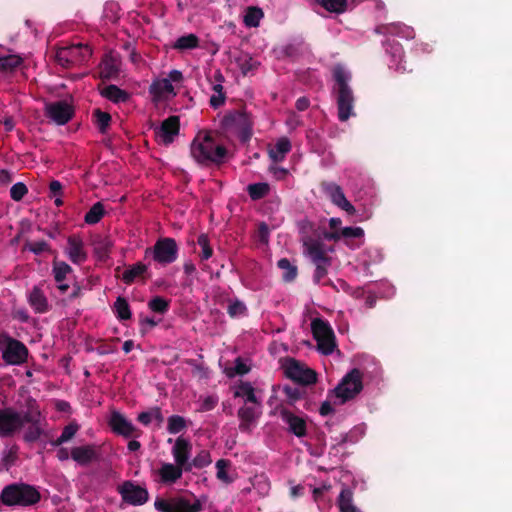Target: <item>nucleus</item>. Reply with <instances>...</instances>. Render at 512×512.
<instances>
[{
	"mask_svg": "<svg viewBox=\"0 0 512 512\" xmlns=\"http://www.w3.org/2000/svg\"><path fill=\"white\" fill-rule=\"evenodd\" d=\"M403 27L400 24H387V25H380L375 28V33L377 34H390V35H399Z\"/></svg>",
	"mask_w": 512,
	"mask_h": 512,
	"instance_id": "nucleus-56",
	"label": "nucleus"
},
{
	"mask_svg": "<svg viewBox=\"0 0 512 512\" xmlns=\"http://www.w3.org/2000/svg\"><path fill=\"white\" fill-rule=\"evenodd\" d=\"M44 434V431L41 427V421L39 420L38 422L34 423V424H31L23 438L26 442L28 443H34L36 442L38 439H40V437Z\"/></svg>",
	"mask_w": 512,
	"mask_h": 512,
	"instance_id": "nucleus-50",
	"label": "nucleus"
},
{
	"mask_svg": "<svg viewBox=\"0 0 512 512\" xmlns=\"http://www.w3.org/2000/svg\"><path fill=\"white\" fill-rule=\"evenodd\" d=\"M325 10L332 13H343L347 9V0H315Z\"/></svg>",
	"mask_w": 512,
	"mask_h": 512,
	"instance_id": "nucleus-43",
	"label": "nucleus"
},
{
	"mask_svg": "<svg viewBox=\"0 0 512 512\" xmlns=\"http://www.w3.org/2000/svg\"><path fill=\"white\" fill-rule=\"evenodd\" d=\"M108 424L115 434L124 438L139 437L141 433L130 420L116 410L111 412Z\"/></svg>",
	"mask_w": 512,
	"mask_h": 512,
	"instance_id": "nucleus-14",
	"label": "nucleus"
},
{
	"mask_svg": "<svg viewBox=\"0 0 512 512\" xmlns=\"http://www.w3.org/2000/svg\"><path fill=\"white\" fill-rule=\"evenodd\" d=\"M111 246V241L107 238H101L95 241L94 253L99 260H105L106 258H108Z\"/></svg>",
	"mask_w": 512,
	"mask_h": 512,
	"instance_id": "nucleus-46",
	"label": "nucleus"
},
{
	"mask_svg": "<svg viewBox=\"0 0 512 512\" xmlns=\"http://www.w3.org/2000/svg\"><path fill=\"white\" fill-rule=\"evenodd\" d=\"M362 389V373L359 369L354 368L342 378L332 392L343 404L353 399Z\"/></svg>",
	"mask_w": 512,
	"mask_h": 512,
	"instance_id": "nucleus-7",
	"label": "nucleus"
},
{
	"mask_svg": "<svg viewBox=\"0 0 512 512\" xmlns=\"http://www.w3.org/2000/svg\"><path fill=\"white\" fill-rule=\"evenodd\" d=\"M307 253L314 264H331V258L326 254L324 245L319 241L305 243Z\"/></svg>",
	"mask_w": 512,
	"mask_h": 512,
	"instance_id": "nucleus-24",
	"label": "nucleus"
},
{
	"mask_svg": "<svg viewBox=\"0 0 512 512\" xmlns=\"http://www.w3.org/2000/svg\"><path fill=\"white\" fill-rule=\"evenodd\" d=\"M28 301L36 313L43 314L49 311V303L43 291L35 286L29 293Z\"/></svg>",
	"mask_w": 512,
	"mask_h": 512,
	"instance_id": "nucleus-23",
	"label": "nucleus"
},
{
	"mask_svg": "<svg viewBox=\"0 0 512 512\" xmlns=\"http://www.w3.org/2000/svg\"><path fill=\"white\" fill-rule=\"evenodd\" d=\"M150 93L155 97H161L165 93H174V87L169 79L163 78L151 84Z\"/></svg>",
	"mask_w": 512,
	"mask_h": 512,
	"instance_id": "nucleus-39",
	"label": "nucleus"
},
{
	"mask_svg": "<svg viewBox=\"0 0 512 512\" xmlns=\"http://www.w3.org/2000/svg\"><path fill=\"white\" fill-rule=\"evenodd\" d=\"M24 67V59L20 54L11 53L9 49L6 54L2 47V79L22 71Z\"/></svg>",
	"mask_w": 512,
	"mask_h": 512,
	"instance_id": "nucleus-20",
	"label": "nucleus"
},
{
	"mask_svg": "<svg viewBox=\"0 0 512 512\" xmlns=\"http://www.w3.org/2000/svg\"><path fill=\"white\" fill-rule=\"evenodd\" d=\"M331 264H315V271H314V274H313V281L315 284H319L321 282V280L327 275L328 273V267L330 266Z\"/></svg>",
	"mask_w": 512,
	"mask_h": 512,
	"instance_id": "nucleus-61",
	"label": "nucleus"
},
{
	"mask_svg": "<svg viewBox=\"0 0 512 512\" xmlns=\"http://www.w3.org/2000/svg\"><path fill=\"white\" fill-rule=\"evenodd\" d=\"M238 417L241 420L239 429L241 431H247L250 424L255 420V409L250 406H243L238 410Z\"/></svg>",
	"mask_w": 512,
	"mask_h": 512,
	"instance_id": "nucleus-35",
	"label": "nucleus"
},
{
	"mask_svg": "<svg viewBox=\"0 0 512 512\" xmlns=\"http://www.w3.org/2000/svg\"><path fill=\"white\" fill-rule=\"evenodd\" d=\"M118 72L117 67L110 60H105L101 65V77L102 78H111L116 75Z\"/></svg>",
	"mask_w": 512,
	"mask_h": 512,
	"instance_id": "nucleus-58",
	"label": "nucleus"
},
{
	"mask_svg": "<svg viewBox=\"0 0 512 512\" xmlns=\"http://www.w3.org/2000/svg\"><path fill=\"white\" fill-rule=\"evenodd\" d=\"M291 150V142L288 138L282 137L277 140L274 148L270 149L268 154L273 162H282L285 159L286 154Z\"/></svg>",
	"mask_w": 512,
	"mask_h": 512,
	"instance_id": "nucleus-26",
	"label": "nucleus"
},
{
	"mask_svg": "<svg viewBox=\"0 0 512 512\" xmlns=\"http://www.w3.org/2000/svg\"><path fill=\"white\" fill-rule=\"evenodd\" d=\"M173 512H199L202 510V504L199 500L194 503L183 497L172 498Z\"/></svg>",
	"mask_w": 512,
	"mask_h": 512,
	"instance_id": "nucleus-28",
	"label": "nucleus"
},
{
	"mask_svg": "<svg viewBox=\"0 0 512 512\" xmlns=\"http://www.w3.org/2000/svg\"><path fill=\"white\" fill-rule=\"evenodd\" d=\"M197 243L202 248V252L200 254L201 260H208L213 255V249L210 246L207 234H200L197 238Z\"/></svg>",
	"mask_w": 512,
	"mask_h": 512,
	"instance_id": "nucleus-53",
	"label": "nucleus"
},
{
	"mask_svg": "<svg viewBox=\"0 0 512 512\" xmlns=\"http://www.w3.org/2000/svg\"><path fill=\"white\" fill-rule=\"evenodd\" d=\"M311 330L319 352L323 355L332 354L336 347V338L329 322L322 318H315L311 322Z\"/></svg>",
	"mask_w": 512,
	"mask_h": 512,
	"instance_id": "nucleus-5",
	"label": "nucleus"
},
{
	"mask_svg": "<svg viewBox=\"0 0 512 512\" xmlns=\"http://www.w3.org/2000/svg\"><path fill=\"white\" fill-rule=\"evenodd\" d=\"M154 507L160 512H173L172 499L166 500L163 498H157L154 502Z\"/></svg>",
	"mask_w": 512,
	"mask_h": 512,
	"instance_id": "nucleus-62",
	"label": "nucleus"
},
{
	"mask_svg": "<svg viewBox=\"0 0 512 512\" xmlns=\"http://www.w3.org/2000/svg\"><path fill=\"white\" fill-rule=\"evenodd\" d=\"M65 251L69 260L77 265L84 263L88 258L84 242L79 235L74 234L68 237Z\"/></svg>",
	"mask_w": 512,
	"mask_h": 512,
	"instance_id": "nucleus-17",
	"label": "nucleus"
},
{
	"mask_svg": "<svg viewBox=\"0 0 512 512\" xmlns=\"http://www.w3.org/2000/svg\"><path fill=\"white\" fill-rule=\"evenodd\" d=\"M337 506L340 512H352L358 507L354 504L353 492L349 488H343L337 499Z\"/></svg>",
	"mask_w": 512,
	"mask_h": 512,
	"instance_id": "nucleus-30",
	"label": "nucleus"
},
{
	"mask_svg": "<svg viewBox=\"0 0 512 512\" xmlns=\"http://www.w3.org/2000/svg\"><path fill=\"white\" fill-rule=\"evenodd\" d=\"M102 96L114 103H124L129 100V93L114 84L106 86L101 92Z\"/></svg>",
	"mask_w": 512,
	"mask_h": 512,
	"instance_id": "nucleus-29",
	"label": "nucleus"
},
{
	"mask_svg": "<svg viewBox=\"0 0 512 512\" xmlns=\"http://www.w3.org/2000/svg\"><path fill=\"white\" fill-rule=\"evenodd\" d=\"M320 187L322 192L334 205L344 210L349 215H353L356 212L355 207L347 200L342 188L338 184L329 181H322Z\"/></svg>",
	"mask_w": 512,
	"mask_h": 512,
	"instance_id": "nucleus-12",
	"label": "nucleus"
},
{
	"mask_svg": "<svg viewBox=\"0 0 512 512\" xmlns=\"http://www.w3.org/2000/svg\"><path fill=\"white\" fill-rule=\"evenodd\" d=\"M285 376L301 385H311L317 381V373L294 358L286 359L284 365Z\"/></svg>",
	"mask_w": 512,
	"mask_h": 512,
	"instance_id": "nucleus-10",
	"label": "nucleus"
},
{
	"mask_svg": "<svg viewBox=\"0 0 512 512\" xmlns=\"http://www.w3.org/2000/svg\"><path fill=\"white\" fill-rule=\"evenodd\" d=\"M257 238L261 243L269 241V227L265 222H261L257 228Z\"/></svg>",
	"mask_w": 512,
	"mask_h": 512,
	"instance_id": "nucleus-63",
	"label": "nucleus"
},
{
	"mask_svg": "<svg viewBox=\"0 0 512 512\" xmlns=\"http://www.w3.org/2000/svg\"><path fill=\"white\" fill-rule=\"evenodd\" d=\"M40 500L38 489L26 483H12L2 489V505L27 507Z\"/></svg>",
	"mask_w": 512,
	"mask_h": 512,
	"instance_id": "nucleus-3",
	"label": "nucleus"
},
{
	"mask_svg": "<svg viewBox=\"0 0 512 512\" xmlns=\"http://www.w3.org/2000/svg\"><path fill=\"white\" fill-rule=\"evenodd\" d=\"M18 446L13 445L9 451L2 457V468L8 469L17 459Z\"/></svg>",
	"mask_w": 512,
	"mask_h": 512,
	"instance_id": "nucleus-60",
	"label": "nucleus"
},
{
	"mask_svg": "<svg viewBox=\"0 0 512 512\" xmlns=\"http://www.w3.org/2000/svg\"><path fill=\"white\" fill-rule=\"evenodd\" d=\"M78 430L79 425L76 422H70L63 428L61 435L56 440L52 441L51 444L57 447L68 442L75 436Z\"/></svg>",
	"mask_w": 512,
	"mask_h": 512,
	"instance_id": "nucleus-42",
	"label": "nucleus"
},
{
	"mask_svg": "<svg viewBox=\"0 0 512 512\" xmlns=\"http://www.w3.org/2000/svg\"><path fill=\"white\" fill-rule=\"evenodd\" d=\"M117 491L121 495L123 502L129 505L141 506L149 500L148 490L132 480L124 481L117 487Z\"/></svg>",
	"mask_w": 512,
	"mask_h": 512,
	"instance_id": "nucleus-11",
	"label": "nucleus"
},
{
	"mask_svg": "<svg viewBox=\"0 0 512 512\" xmlns=\"http://www.w3.org/2000/svg\"><path fill=\"white\" fill-rule=\"evenodd\" d=\"M212 462L210 452L207 450H201L190 462V465L185 467V472H190L193 467L202 469Z\"/></svg>",
	"mask_w": 512,
	"mask_h": 512,
	"instance_id": "nucleus-41",
	"label": "nucleus"
},
{
	"mask_svg": "<svg viewBox=\"0 0 512 512\" xmlns=\"http://www.w3.org/2000/svg\"><path fill=\"white\" fill-rule=\"evenodd\" d=\"M188 423L189 421H187L183 416L171 415L167 419V431L170 434L181 433L187 429Z\"/></svg>",
	"mask_w": 512,
	"mask_h": 512,
	"instance_id": "nucleus-33",
	"label": "nucleus"
},
{
	"mask_svg": "<svg viewBox=\"0 0 512 512\" xmlns=\"http://www.w3.org/2000/svg\"><path fill=\"white\" fill-rule=\"evenodd\" d=\"M23 248H24V250H28V251L34 253L35 255H41L44 252L52 251L49 243L46 242L45 240L34 241V242L26 241Z\"/></svg>",
	"mask_w": 512,
	"mask_h": 512,
	"instance_id": "nucleus-49",
	"label": "nucleus"
},
{
	"mask_svg": "<svg viewBox=\"0 0 512 512\" xmlns=\"http://www.w3.org/2000/svg\"><path fill=\"white\" fill-rule=\"evenodd\" d=\"M184 468L178 464L163 463L158 471L162 483H175L182 477Z\"/></svg>",
	"mask_w": 512,
	"mask_h": 512,
	"instance_id": "nucleus-25",
	"label": "nucleus"
},
{
	"mask_svg": "<svg viewBox=\"0 0 512 512\" xmlns=\"http://www.w3.org/2000/svg\"><path fill=\"white\" fill-rule=\"evenodd\" d=\"M283 393L289 398L291 402H295L302 398L303 391L295 386L286 385L283 387Z\"/></svg>",
	"mask_w": 512,
	"mask_h": 512,
	"instance_id": "nucleus-59",
	"label": "nucleus"
},
{
	"mask_svg": "<svg viewBox=\"0 0 512 512\" xmlns=\"http://www.w3.org/2000/svg\"><path fill=\"white\" fill-rule=\"evenodd\" d=\"M277 266L283 271L282 279L284 282H292L298 275V269L295 265H292L289 259L281 258Z\"/></svg>",
	"mask_w": 512,
	"mask_h": 512,
	"instance_id": "nucleus-34",
	"label": "nucleus"
},
{
	"mask_svg": "<svg viewBox=\"0 0 512 512\" xmlns=\"http://www.w3.org/2000/svg\"><path fill=\"white\" fill-rule=\"evenodd\" d=\"M236 63L243 76L253 73L260 65L257 60L248 55L237 58Z\"/></svg>",
	"mask_w": 512,
	"mask_h": 512,
	"instance_id": "nucleus-38",
	"label": "nucleus"
},
{
	"mask_svg": "<svg viewBox=\"0 0 512 512\" xmlns=\"http://www.w3.org/2000/svg\"><path fill=\"white\" fill-rule=\"evenodd\" d=\"M263 16L264 13L261 8L250 6L246 9L243 21L247 27L255 28L259 26L260 20Z\"/></svg>",
	"mask_w": 512,
	"mask_h": 512,
	"instance_id": "nucleus-31",
	"label": "nucleus"
},
{
	"mask_svg": "<svg viewBox=\"0 0 512 512\" xmlns=\"http://www.w3.org/2000/svg\"><path fill=\"white\" fill-rule=\"evenodd\" d=\"M341 238H360L364 235L361 227H344L340 229Z\"/></svg>",
	"mask_w": 512,
	"mask_h": 512,
	"instance_id": "nucleus-57",
	"label": "nucleus"
},
{
	"mask_svg": "<svg viewBox=\"0 0 512 512\" xmlns=\"http://www.w3.org/2000/svg\"><path fill=\"white\" fill-rule=\"evenodd\" d=\"M180 131V118L179 116L172 115L162 121L159 127H156L155 137L158 143L168 146L172 144L175 137Z\"/></svg>",
	"mask_w": 512,
	"mask_h": 512,
	"instance_id": "nucleus-13",
	"label": "nucleus"
},
{
	"mask_svg": "<svg viewBox=\"0 0 512 512\" xmlns=\"http://www.w3.org/2000/svg\"><path fill=\"white\" fill-rule=\"evenodd\" d=\"M386 52L390 55L391 61L389 64L390 68H393L396 72L403 74L406 72H412V67H407L406 62L404 61V50L402 45L395 41H387L386 42Z\"/></svg>",
	"mask_w": 512,
	"mask_h": 512,
	"instance_id": "nucleus-16",
	"label": "nucleus"
},
{
	"mask_svg": "<svg viewBox=\"0 0 512 512\" xmlns=\"http://www.w3.org/2000/svg\"><path fill=\"white\" fill-rule=\"evenodd\" d=\"M220 127L225 134L236 135L242 142L248 141L252 136V122L245 111L227 112L221 119Z\"/></svg>",
	"mask_w": 512,
	"mask_h": 512,
	"instance_id": "nucleus-4",
	"label": "nucleus"
},
{
	"mask_svg": "<svg viewBox=\"0 0 512 512\" xmlns=\"http://www.w3.org/2000/svg\"><path fill=\"white\" fill-rule=\"evenodd\" d=\"M71 271H72V268L66 262H63V261H60V262L55 261L54 262L53 274H54L55 281L57 283L63 282L64 279L66 278L67 274H69Z\"/></svg>",
	"mask_w": 512,
	"mask_h": 512,
	"instance_id": "nucleus-51",
	"label": "nucleus"
},
{
	"mask_svg": "<svg viewBox=\"0 0 512 512\" xmlns=\"http://www.w3.org/2000/svg\"><path fill=\"white\" fill-rule=\"evenodd\" d=\"M147 270H148L147 265L143 264L142 262H137L136 264L129 266L123 272L121 279L125 284L130 285L137 278H139V277L144 278V275L147 272Z\"/></svg>",
	"mask_w": 512,
	"mask_h": 512,
	"instance_id": "nucleus-27",
	"label": "nucleus"
},
{
	"mask_svg": "<svg viewBox=\"0 0 512 512\" xmlns=\"http://www.w3.org/2000/svg\"><path fill=\"white\" fill-rule=\"evenodd\" d=\"M91 55L92 50L87 44L77 43L59 48L55 57L58 64L69 68L88 61Z\"/></svg>",
	"mask_w": 512,
	"mask_h": 512,
	"instance_id": "nucleus-6",
	"label": "nucleus"
},
{
	"mask_svg": "<svg viewBox=\"0 0 512 512\" xmlns=\"http://www.w3.org/2000/svg\"><path fill=\"white\" fill-rule=\"evenodd\" d=\"M270 191V187L268 183L259 182L249 184L247 187V192L250 198L254 201L260 200L268 195Z\"/></svg>",
	"mask_w": 512,
	"mask_h": 512,
	"instance_id": "nucleus-40",
	"label": "nucleus"
},
{
	"mask_svg": "<svg viewBox=\"0 0 512 512\" xmlns=\"http://www.w3.org/2000/svg\"><path fill=\"white\" fill-rule=\"evenodd\" d=\"M235 397H246V401L259 404V400L255 395L254 388L249 382H242L238 390L235 392Z\"/></svg>",
	"mask_w": 512,
	"mask_h": 512,
	"instance_id": "nucleus-45",
	"label": "nucleus"
},
{
	"mask_svg": "<svg viewBox=\"0 0 512 512\" xmlns=\"http://www.w3.org/2000/svg\"><path fill=\"white\" fill-rule=\"evenodd\" d=\"M190 153L197 163L207 166L224 163L228 151L215 141L211 132H199L191 143Z\"/></svg>",
	"mask_w": 512,
	"mask_h": 512,
	"instance_id": "nucleus-1",
	"label": "nucleus"
},
{
	"mask_svg": "<svg viewBox=\"0 0 512 512\" xmlns=\"http://www.w3.org/2000/svg\"><path fill=\"white\" fill-rule=\"evenodd\" d=\"M113 311L116 317L121 321L129 320L132 316L129 303L122 296L117 297L113 305Z\"/></svg>",
	"mask_w": 512,
	"mask_h": 512,
	"instance_id": "nucleus-32",
	"label": "nucleus"
},
{
	"mask_svg": "<svg viewBox=\"0 0 512 512\" xmlns=\"http://www.w3.org/2000/svg\"><path fill=\"white\" fill-rule=\"evenodd\" d=\"M45 113L58 125H65L74 116V108L67 101H55L46 104Z\"/></svg>",
	"mask_w": 512,
	"mask_h": 512,
	"instance_id": "nucleus-15",
	"label": "nucleus"
},
{
	"mask_svg": "<svg viewBox=\"0 0 512 512\" xmlns=\"http://www.w3.org/2000/svg\"><path fill=\"white\" fill-rule=\"evenodd\" d=\"M105 214L104 205L101 202H96L85 214L84 221L89 225L97 224Z\"/></svg>",
	"mask_w": 512,
	"mask_h": 512,
	"instance_id": "nucleus-36",
	"label": "nucleus"
},
{
	"mask_svg": "<svg viewBox=\"0 0 512 512\" xmlns=\"http://www.w3.org/2000/svg\"><path fill=\"white\" fill-rule=\"evenodd\" d=\"M332 73L335 81L333 93L336 96L338 118L341 122H345L354 115L353 108L355 97L349 84L352 77L351 74L341 65H336L333 68Z\"/></svg>",
	"mask_w": 512,
	"mask_h": 512,
	"instance_id": "nucleus-2",
	"label": "nucleus"
},
{
	"mask_svg": "<svg viewBox=\"0 0 512 512\" xmlns=\"http://www.w3.org/2000/svg\"><path fill=\"white\" fill-rule=\"evenodd\" d=\"M169 306L170 301L161 296H155L148 302L149 309L159 314H165Z\"/></svg>",
	"mask_w": 512,
	"mask_h": 512,
	"instance_id": "nucleus-48",
	"label": "nucleus"
},
{
	"mask_svg": "<svg viewBox=\"0 0 512 512\" xmlns=\"http://www.w3.org/2000/svg\"><path fill=\"white\" fill-rule=\"evenodd\" d=\"M27 193L28 188L23 182L14 184L10 189V197L14 201H21Z\"/></svg>",
	"mask_w": 512,
	"mask_h": 512,
	"instance_id": "nucleus-54",
	"label": "nucleus"
},
{
	"mask_svg": "<svg viewBox=\"0 0 512 512\" xmlns=\"http://www.w3.org/2000/svg\"><path fill=\"white\" fill-rule=\"evenodd\" d=\"M93 118L99 132L105 134L111 123V115L100 109H96L93 112Z\"/></svg>",
	"mask_w": 512,
	"mask_h": 512,
	"instance_id": "nucleus-44",
	"label": "nucleus"
},
{
	"mask_svg": "<svg viewBox=\"0 0 512 512\" xmlns=\"http://www.w3.org/2000/svg\"><path fill=\"white\" fill-rule=\"evenodd\" d=\"M40 420V412H26L24 415H21V421H23V425L25 423L34 424Z\"/></svg>",
	"mask_w": 512,
	"mask_h": 512,
	"instance_id": "nucleus-64",
	"label": "nucleus"
},
{
	"mask_svg": "<svg viewBox=\"0 0 512 512\" xmlns=\"http://www.w3.org/2000/svg\"><path fill=\"white\" fill-rule=\"evenodd\" d=\"M29 350L26 345L2 333V360L8 365H22L27 361Z\"/></svg>",
	"mask_w": 512,
	"mask_h": 512,
	"instance_id": "nucleus-8",
	"label": "nucleus"
},
{
	"mask_svg": "<svg viewBox=\"0 0 512 512\" xmlns=\"http://www.w3.org/2000/svg\"><path fill=\"white\" fill-rule=\"evenodd\" d=\"M70 455L75 462L82 466L88 465L99 458V453L94 445L74 447Z\"/></svg>",
	"mask_w": 512,
	"mask_h": 512,
	"instance_id": "nucleus-22",
	"label": "nucleus"
},
{
	"mask_svg": "<svg viewBox=\"0 0 512 512\" xmlns=\"http://www.w3.org/2000/svg\"><path fill=\"white\" fill-rule=\"evenodd\" d=\"M21 414L11 409H2V437L11 436L21 430Z\"/></svg>",
	"mask_w": 512,
	"mask_h": 512,
	"instance_id": "nucleus-19",
	"label": "nucleus"
},
{
	"mask_svg": "<svg viewBox=\"0 0 512 512\" xmlns=\"http://www.w3.org/2000/svg\"><path fill=\"white\" fill-rule=\"evenodd\" d=\"M152 254L153 260L161 265H168L177 260L178 245L170 237L159 238L152 248H147L145 255Z\"/></svg>",
	"mask_w": 512,
	"mask_h": 512,
	"instance_id": "nucleus-9",
	"label": "nucleus"
},
{
	"mask_svg": "<svg viewBox=\"0 0 512 512\" xmlns=\"http://www.w3.org/2000/svg\"><path fill=\"white\" fill-rule=\"evenodd\" d=\"M199 46V39L195 34H188L179 37L173 45L174 49L183 51L197 48Z\"/></svg>",
	"mask_w": 512,
	"mask_h": 512,
	"instance_id": "nucleus-37",
	"label": "nucleus"
},
{
	"mask_svg": "<svg viewBox=\"0 0 512 512\" xmlns=\"http://www.w3.org/2000/svg\"><path fill=\"white\" fill-rule=\"evenodd\" d=\"M230 466V461L227 460V459H219L217 462H216V469H217V473H216V477L226 483V484H230L233 482V478H231L226 469Z\"/></svg>",
	"mask_w": 512,
	"mask_h": 512,
	"instance_id": "nucleus-52",
	"label": "nucleus"
},
{
	"mask_svg": "<svg viewBox=\"0 0 512 512\" xmlns=\"http://www.w3.org/2000/svg\"><path fill=\"white\" fill-rule=\"evenodd\" d=\"M212 90L216 93L210 97L209 103L210 106L214 109L222 106L225 103V92L223 85L220 83H214L212 86Z\"/></svg>",
	"mask_w": 512,
	"mask_h": 512,
	"instance_id": "nucleus-47",
	"label": "nucleus"
},
{
	"mask_svg": "<svg viewBox=\"0 0 512 512\" xmlns=\"http://www.w3.org/2000/svg\"><path fill=\"white\" fill-rule=\"evenodd\" d=\"M280 417L288 425V431L290 433L298 438L307 435V424L304 418L295 415L288 409H282L280 411Z\"/></svg>",
	"mask_w": 512,
	"mask_h": 512,
	"instance_id": "nucleus-18",
	"label": "nucleus"
},
{
	"mask_svg": "<svg viewBox=\"0 0 512 512\" xmlns=\"http://www.w3.org/2000/svg\"><path fill=\"white\" fill-rule=\"evenodd\" d=\"M245 304L240 300H235L228 305L227 313L231 318L244 315L246 312Z\"/></svg>",
	"mask_w": 512,
	"mask_h": 512,
	"instance_id": "nucleus-55",
	"label": "nucleus"
},
{
	"mask_svg": "<svg viewBox=\"0 0 512 512\" xmlns=\"http://www.w3.org/2000/svg\"><path fill=\"white\" fill-rule=\"evenodd\" d=\"M191 450H192V445L189 442V440H187L181 436L178 437L175 440V444L172 448V455L174 457L175 463L178 464L179 466L183 467L184 469H185V467L190 465L189 457H190Z\"/></svg>",
	"mask_w": 512,
	"mask_h": 512,
	"instance_id": "nucleus-21",
	"label": "nucleus"
}]
</instances>
